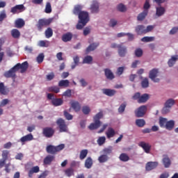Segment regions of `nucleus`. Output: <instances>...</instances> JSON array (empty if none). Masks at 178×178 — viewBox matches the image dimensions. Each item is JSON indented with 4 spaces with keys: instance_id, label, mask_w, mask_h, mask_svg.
I'll return each instance as SVG.
<instances>
[{
    "instance_id": "31",
    "label": "nucleus",
    "mask_w": 178,
    "mask_h": 178,
    "mask_svg": "<svg viewBox=\"0 0 178 178\" xmlns=\"http://www.w3.org/2000/svg\"><path fill=\"white\" fill-rule=\"evenodd\" d=\"M119 159L121 162H129L130 161V156L126 153H122L119 156Z\"/></svg>"
},
{
    "instance_id": "20",
    "label": "nucleus",
    "mask_w": 178,
    "mask_h": 178,
    "mask_svg": "<svg viewBox=\"0 0 178 178\" xmlns=\"http://www.w3.org/2000/svg\"><path fill=\"white\" fill-rule=\"evenodd\" d=\"M102 122L98 121H94L93 123H91L88 126L89 130H97V129H99L101 127Z\"/></svg>"
},
{
    "instance_id": "17",
    "label": "nucleus",
    "mask_w": 178,
    "mask_h": 178,
    "mask_svg": "<svg viewBox=\"0 0 178 178\" xmlns=\"http://www.w3.org/2000/svg\"><path fill=\"white\" fill-rule=\"evenodd\" d=\"M102 91L103 94L107 95V97H113L116 95V90L113 89L104 88Z\"/></svg>"
},
{
    "instance_id": "2",
    "label": "nucleus",
    "mask_w": 178,
    "mask_h": 178,
    "mask_svg": "<svg viewBox=\"0 0 178 178\" xmlns=\"http://www.w3.org/2000/svg\"><path fill=\"white\" fill-rule=\"evenodd\" d=\"M79 21L78 24L76 26V29L77 30H83V28L86 24L90 22V17L88 15V13L87 11H83L79 13V16H78Z\"/></svg>"
},
{
    "instance_id": "14",
    "label": "nucleus",
    "mask_w": 178,
    "mask_h": 178,
    "mask_svg": "<svg viewBox=\"0 0 178 178\" xmlns=\"http://www.w3.org/2000/svg\"><path fill=\"white\" fill-rule=\"evenodd\" d=\"M139 147H141L146 154H149L151 151V145L149 143L142 141L139 143Z\"/></svg>"
},
{
    "instance_id": "51",
    "label": "nucleus",
    "mask_w": 178,
    "mask_h": 178,
    "mask_svg": "<svg viewBox=\"0 0 178 178\" xmlns=\"http://www.w3.org/2000/svg\"><path fill=\"white\" fill-rule=\"evenodd\" d=\"M2 159L8 161L9 158V150H3L1 154Z\"/></svg>"
},
{
    "instance_id": "28",
    "label": "nucleus",
    "mask_w": 178,
    "mask_h": 178,
    "mask_svg": "<svg viewBox=\"0 0 178 178\" xmlns=\"http://www.w3.org/2000/svg\"><path fill=\"white\" fill-rule=\"evenodd\" d=\"M178 56H172L171 58L168 61V65L169 67H172L175 65L176 62H177Z\"/></svg>"
},
{
    "instance_id": "7",
    "label": "nucleus",
    "mask_w": 178,
    "mask_h": 178,
    "mask_svg": "<svg viewBox=\"0 0 178 178\" xmlns=\"http://www.w3.org/2000/svg\"><path fill=\"white\" fill-rule=\"evenodd\" d=\"M42 134L47 138H51L55 134V130L52 127H47L43 128Z\"/></svg>"
},
{
    "instance_id": "35",
    "label": "nucleus",
    "mask_w": 178,
    "mask_h": 178,
    "mask_svg": "<svg viewBox=\"0 0 178 178\" xmlns=\"http://www.w3.org/2000/svg\"><path fill=\"white\" fill-rule=\"evenodd\" d=\"M92 166V159L91 157H88L85 161V167L87 169H91Z\"/></svg>"
},
{
    "instance_id": "11",
    "label": "nucleus",
    "mask_w": 178,
    "mask_h": 178,
    "mask_svg": "<svg viewBox=\"0 0 178 178\" xmlns=\"http://www.w3.org/2000/svg\"><path fill=\"white\" fill-rule=\"evenodd\" d=\"M91 13H98L99 12V3L97 1H93L90 5Z\"/></svg>"
},
{
    "instance_id": "63",
    "label": "nucleus",
    "mask_w": 178,
    "mask_h": 178,
    "mask_svg": "<svg viewBox=\"0 0 178 178\" xmlns=\"http://www.w3.org/2000/svg\"><path fill=\"white\" fill-rule=\"evenodd\" d=\"M177 31H178V26H175L170 31V35H173L176 34V33H177Z\"/></svg>"
},
{
    "instance_id": "61",
    "label": "nucleus",
    "mask_w": 178,
    "mask_h": 178,
    "mask_svg": "<svg viewBox=\"0 0 178 178\" xmlns=\"http://www.w3.org/2000/svg\"><path fill=\"white\" fill-rule=\"evenodd\" d=\"M135 55L138 58H140V57L143 56V49H136V51H135Z\"/></svg>"
},
{
    "instance_id": "27",
    "label": "nucleus",
    "mask_w": 178,
    "mask_h": 178,
    "mask_svg": "<svg viewBox=\"0 0 178 178\" xmlns=\"http://www.w3.org/2000/svg\"><path fill=\"white\" fill-rule=\"evenodd\" d=\"M24 24H26L24 20L22 18H19L15 21V27L17 29H22V27H24Z\"/></svg>"
},
{
    "instance_id": "36",
    "label": "nucleus",
    "mask_w": 178,
    "mask_h": 178,
    "mask_svg": "<svg viewBox=\"0 0 178 178\" xmlns=\"http://www.w3.org/2000/svg\"><path fill=\"white\" fill-rule=\"evenodd\" d=\"M165 11L166 10H165V8H163V7H157L156 15L157 16H159V17L161 16H163V15H165Z\"/></svg>"
},
{
    "instance_id": "18",
    "label": "nucleus",
    "mask_w": 178,
    "mask_h": 178,
    "mask_svg": "<svg viewBox=\"0 0 178 178\" xmlns=\"http://www.w3.org/2000/svg\"><path fill=\"white\" fill-rule=\"evenodd\" d=\"M55 161V156L47 155L43 161L44 165H51Z\"/></svg>"
},
{
    "instance_id": "23",
    "label": "nucleus",
    "mask_w": 178,
    "mask_h": 178,
    "mask_svg": "<svg viewBox=\"0 0 178 178\" xmlns=\"http://www.w3.org/2000/svg\"><path fill=\"white\" fill-rule=\"evenodd\" d=\"M99 46V43L98 42L90 44L86 49L87 54H88V52L95 51V49H97V47H98Z\"/></svg>"
},
{
    "instance_id": "46",
    "label": "nucleus",
    "mask_w": 178,
    "mask_h": 178,
    "mask_svg": "<svg viewBox=\"0 0 178 178\" xmlns=\"http://www.w3.org/2000/svg\"><path fill=\"white\" fill-rule=\"evenodd\" d=\"M83 63H87L88 65H91V63H92V56H86L83 58Z\"/></svg>"
},
{
    "instance_id": "10",
    "label": "nucleus",
    "mask_w": 178,
    "mask_h": 178,
    "mask_svg": "<svg viewBox=\"0 0 178 178\" xmlns=\"http://www.w3.org/2000/svg\"><path fill=\"white\" fill-rule=\"evenodd\" d=\"M158 165L159 163L157 161H149L146 163L145 170H147V172L154 170V169L158 167Z\"/></svg>"
},
{
    "instance_id": "6",
    "label": "nucleus",
    "mask_w": 178,
    "mask_h": 178,
    "mask_svg": "<svg viewBox=\"0 0 178 178\" xmlns=\"http://www.w3.org/2000/svg\"><path fill=\"white\" fill-rule=\"evenodd\" d=\"M56 124L59 127L60 133H67V131H68L67 125L66 124L65 120H63L62 118H59L56 121Z\"/></svg>"
},
{
    "instance_id": "25",
    "label": "nucleus",
    "mask_w": 178,
    "mask_h": 178,
    "mask_svg": "<svg viewBox=\"0 0 178 178\" xmlns=\"http://www.w3.org/2000/svg\"><path fill=\"white\" fill-rule=\"evenodd\" d=\"M71 106L75 112H80V109H81V105H80L79 102H72L71 103Z\"/></svg>"
},
{
    "instance_id": "3",
    "label": "nucleus",
    "mask_w": 178,
    "mask_h": 178,
    "mask_svg": "<svg viewBox=\"0 0 178 178\" xmlns=\"http://www.w3.org/2000/svg\"><path fill=\"white\" fill-rule=\"evenodd\" d=\"M54 20L53 18H42L40 19L38 21V23L35 25V27L37 28V30L38 31H42L44 27H48L49 24L52 23V21Z\"/></svg>"
},
{
    "instance_id": "32",
    "label": "nucleus",
    "mask_w": 178,
    "mask_h": 178,
    "mask_svg": "<svg viewBox=\"0 0 178 178\" xmlns=\"http://www.w3.org/2000/svg\"><path fill=\"white\" fill-rule=\"evenodd\" d=\"M175 127V121H173L172 120H170V121H167V123L165 124V127L164 129H166V130H173Z\"/></svg>"
},
{
    "instance_id": "59",
    "label": "nucleus",
    "mask_w": 178,
    "mask_h": 178,
    "mask_svg": "<svg viewBox=\"0 0 178 178\" xmlns=\"http://www.w3.org/2000/svg\"><path fill=\"white\" fill-rule=\"evenodd\" d=\"M82 112L84 115H88L91 112V109H90V107L85 106L82 108Z\"/></svg>"
},
{
    "instance_id": "60",
    "label": "nucleus",
    "mask_w": 178,
    "mask_h": 178,
    "mask_svg": "<svg viewBox=\"0 0 178 178\" xmlns=\"http://www.w3.org/2000/svg\"><path fill=\"white\" fill-rule=\"evenodd\" d=\"M46 79L48 81H51V80H54V79H55V74L54 72H51L50 74L46 76Z\"/></svg>"
},
{
    "instance_id": "44",
    "label": "nucleus",
    "mask_w": 178,
    "mask_h": 178,
    "mask_svg": "<svg viewBox=\"0 0 178 178\" xmlns=\"http://www.w3.org/2000/svg\"><path fill=\"white\" fill-rule=\"evenodd\" d=\"M48 91L49 92H55L56 94H58V92H60V89L58 86H51L48 88Z\"/></svg>"
},
{
    "instance_id": "45",
    "label": "nucleus",
    "mask_w": 178,
    "mask_h": 178,
    "mask_svg": "<svg viewBox=\"0 0 178 178\" xmlns=\"http://www.w3.org/2000/svg\"><path fill=\"white\" fill-rule=\"evenodd\" d=\"M141 86L143 88H148L149 87V81H148V78H145L141 82Z\"/></svg>"
},
{
    "instance_id": "49",
    "label": "nucleus",
    "mask_w": 178,
    "mask_h": 178,
    "mask_svg": "<svg viewBox=\"0 0 178 178\" xmlns=\"http://www.w3.org/2000/svg\"><path fill=\"white\" fill-rule=\"evenodd\" d=\"M65 174L68 177H70V176H73L74 174V170L72 168H67L65 170Z\"/></svg>"
},
{
    "instance_id": "13",
    "label": "nucleus",
    "mask_w": 178,
    "mask_h": 178,
    "mask_svg": "<svg viewBox=\"0 0 178 178\" xmlns=\"http://www.w3.org/2000/svg\"><path fill=\"white\" fill-rule=\"evenodd\" d=\"M34 140V136H33L32 134H29L24 136H22L20 139L19 141L22 143V145H24L26 143L29 141H33Z\"/></svg>"
},
{
    "instance_id": "21",
    "label": "nucleus",
    "mask_w": 178,
    "mask_h": 178,
    "mask_svg": "<svg viewBox=\"0 0 178 178\" xmlns=\"http://www.w3.org/2000/svg\"><path fill=\"white\" fill-rule=\"evenodd\" d=\"M135 31L138 35H142V34H145V26L143 25H138Z\"/></svg>"
},
{
    "instance_id": "34",
    "label": "nucleus",
    "mask_w": 178,
    "mask_h": 178,
    "mask_svg": "<svg viewBox=\"0 0 178 178\" xmlns=\"http://www.w3.org/2000/svg\"><path fill=\"white\" fill-rule=\"evenodd\" d=\"M109 157L106 154H102L98 158V161L99 163H105V162H108Z\"/></svg>"
},
{
    "instance_id": "8",
    "label": "nucleus",
    "mask_w": 178,
    "mask_h": 178,
    "mask_svg": "<svg viewBox=\"0 0 178 178\" xmlns=\"http://www.w3.org/2000/svg\"><path fill=\"white\" fill-rule=\"evenodd\" d=\"M118 55L120 56V58H124L126 55H127V47L123 44V43H121L118 44Z\"/></svg>"
},
{
    "instance_id": "26",
    "label": "nucleus",
    "mask_w": 178,
    "mask_h": 178,
    "mask_svg": "<svg viewBox=\"0 0 178 178\" xmlns=\"http://www.w3.org/2000/svg\"><path fill=\"white\" fill-rule=\"evenodd\" d=\"M116 134V132L115 131V129L112 127H108L107 131L106 132V136L107 138H112V137H115V135Z\"/></svg>"
},
{
    "instance_id": "48",
    "label": "nucleus",
    "mask_w": 178,
    "mask_h": 178,
    "mask_svg": "<svg viewBox=\"0 0 178 178\" xmlns=\"http://www.w3.org/2000/svg\"><path fill=\"white\" fill-rule=\"evenodd\" d=\"M163 163L165 168H169L170 166V159L168 157H164L163 159Z\"/></svg>"
},
{
    "instance_id": "37",
    "label": "nucleus",
    "mask_w": 178,
    "mask_h": 178,
    "mask_svg": "<svg viewBox=\"0 0 178 178\" xmlns=\"http://www.w3.org/2000/svg\"><path fill=\"white\" fill-rule=\"evenodd\" d=\"M44 35L46 38H51L52 35H54V31H52L51 28H47V30L44 31Z\"/></svg>"
},
{
    "instance_id": "15",
    "label": "nucleus",
    "mask_w": 178,
    "mask_h": 178,
    "mask_svg": "<svg viewBox=\"0 0 178 178\" xmlns=\"http://www.w3.org/2000/svg\"><path fill=\"white\" fill-rule=\"evenodd\" d=\"M104 76L107 79V80H113L115 79V74L112 72V70L109 68H106L104 70Z\"/></svg>"
},
{
    "instance_id": "64",
    "label": "nucleus",
    "mask_w": 178,
    "mask_h": 178,
    "mask_svg": "<svg viewBox=\"0 0 178 178\" xmlns=\"http://www.w3.org/2000/svg\"><path fill=\"white\" fill-rule=\"evenodd\" d=\"M5 85L3 83H0V94L5 95Z\"/></svg>"
},
{
    "instance_id": "24",
    "label": "nucleus",
    "mask_w": 178,
    "mask_h": 178,
    "mask_svg": "<svg viewBox=\"0 0 178 178\" xmlns=\"http://www.w3.org/2000/svg\"><path fill=\"white\" fill-rule=\"evenodd\" d=\"M148 99H149V95H148L147 93H145L140 97L138 102V104H144L147 102Z\"/></svg>"
},
{
    "instance_id": "43",
    "label": "nucleus",
    "mask_w": 178,
    "mask_h": 178,
    "mask_svg": "<svg viewBox=\"0 0 178 178\" xmlns=\"http://www.w3.org/2000/svg\"><path fill=\"white\" fill-rule=\"evenodd\" d=\"M136 124L138 127H144L145 126V120L144 119H138L136 120Z\"/></svg>"
},
{
    "instance_id": "19",
    "label": "nucleus",
    "mask_w": 178,
    "mask_h": 178,
    "mask_svg": "<svg viewBox=\"0 0 178 178\" xmlns=\"http://www.w3.org/2000/svg\"><path fill=\"white\" fill-rule=\"evenodd\" d=\"M83 13V6L80 4H77L74 6L73 9L74 15H76V16H79L80 13Z\"/></svg>"
},
{
    "instance_id": "39",
    "label": "nucleus",
    "mask_w": 178,
    "mask_h": 178,
    "mask_svg": "<svg viewBox=\"0 0 178 178\" xmlns=\"http://www.w3.org/2000/svg\"><path fill=\"white\" fill-rule=\"evenodd\" d=\"M102 118H104V113L102 111H100L93 117V120L96 122H101L99 120L102 119Z\"/></svg>"
},
{
    "instance_id": "56",
    "label": "nucleus",
    "mask_w": 178,
    "mask_h": 178,
    "mask_svg": "<svg viewBox=\"0 0 178 178\" xmlns=\"http://www.w3.org/2000/svg\"><path fill=\"white\" fill-rule=\"evenodd\" d=\"M113 150V149L112 148V147H107V148H104L103 149V152H104V154L106 155H109V154H112Z\"/></svg>"
},
{
    "instance_id": "16",
    "label": "nucleus",
    "mask_w": 178,
    "mask_h": 178,
    "mask_svg": "<svg viewBox=\"0 0 178 178\" xmlns=\"http://www.w3.org/2000/svg\"><path fill=\"white\" fill-rule=\"evenodd\" d=\"M72 38H73V33L70 32L64 33L61 37V40L63 42H69L72 41Z\"/></svg>"
},
{
    "instance_id": "30",
    "label": "nucleus",
    "mask_w": 178,
    "mask_h": 178,
    "mask_svg": "<svg viewBox=\"0 0 178 178\" xmlns=\"http://www.w3.org/2000/svg\"><path fill=\"white\" fill-rule=\"evenodd\" d=\"M148 15V10H144L143 13H140L137 17V20L138 22H143L145 17H147V15Z\"/></svg>"
},
{
    "instance_id": "29",
    "label": "nucleus",
    "mask_w": 178,
    "mask_h": 178,
    "mask_svg": "<svg viewBox=\"0 0 178 178\" xmlns=\"http://www.w3.org/2000/svg\"><path fill=\"white\" fill-rule=\"evenodd\" d=\"M51 103L54 106H60L63 104V100L60 98H54L51 100Z\"/></svg>"
},
{
    "instance_id": "52",
    "label": "nucleus",
    "mask_w": 178,
    "mask_h": 178,
    "mask_svg": "<svg viewBox=\"0 0 178 178\" xmlns=\"http://www.w3.org/2000/svg\"><path fill=\"white\" fill-rule=\"evenodd\" d=\"M44 12L45 13H51L52 12V7L51 6V3L47 2L46 3Z\"/></svg>"
},
{
    "instance_id": "22",
    "label": "nucleus",
    "mask_w": 178,
    "mask_h": 178,
    "mask_svg": "<svg viewBox=\"0 0 178 178\" xmlns=\"http://www.w3.org/2000/svg\"><path fill=\"white\" fill-rule=\"evenodd\" d=\"M38 172H40V167L38 165L34 166L29 171L28 176L29 177L31 178L33 177V175H34V173H38Z\"/></svg>"
},
{
    "instance_id": "58",
    "label": "nucleus",
    "mask_w": 178,
    "mask_h": 178,
    "mask_svg": "<svg viewBox=\"0 0 178 178\" xmlns=\"http://www.w3.org/2000/svg\"><path fill=\"white\" fill-rule=\"evenodd\" d=\"M64 116L67 120H72L73 119V115L69 113L67 111H64Z\"/></svg>"
},
{
    "instance_id": "38",
    "label": "nucleus",
    "mask_w": 178,
    "mask_h": 178,
    "mask_svg": "<svg viewBox=\"0 0 178 178\" xmlns=\"http://www.w3.org/2000/svg\"><path fill=\"white\" fill-rule=\"evenodd\" d=\"M11 35L13 38H19L20 31L18 29H14L11 31Z\"/></svg>"
},
{
    "instance_id": "55",
    "label": "nucleus",
    "mask_w": 178,
    "mask_h": 178,
    "mask_svg": "<svg viewBox=\"0 0 178 178\" xmlns=\"http://www.w3.org/2000/svg\"><path fill=\"white\" fill-rule=\"evenodd\" d=\"M44 54H39L36 58L38 63H42V62H44Z\"/></svg>"
},
{
    "instance_id": "5",
    "label": "nucleus",
    "mask_w": 178,
    "mask_h": 178,
    "mask_svg": "<svg viewBox=\"0 0 178 178\" xmlns=\"http://www.w3.org/2000/svg\"><path fill=\"white\" fill-rule=\"evenodd\" d=\"M158 74H159V70L156 68H154L149 71V77L154 83H159L161 79L158 77Z\"/></svg>"
},
{
    "instance_id": "33",
    "label": "nucleus",
    "mask_w": 178,
    "mask_h": 178,
    "mask_svg": "<svg viewBox=\"0 0 178 178\" xmlns=\"http://www.w3.org/2000/svg\"><path fill=\"white\" fill-rule=\"evenodd\" d=\"M166 123H168V118H165L163 117L159 118V124L160 127H161L162 129H165Z\"/></svg>"
},
{
    "instance_id": "54",
    "label": "nucleus",
    "mask_w": 178,
    "mask_h": 178,
    "mask_svg": "<svg viewBox=\"0 0 178 178\" xmlns=\"http://www.w3.org/2000/svg\"><path fill=\"white\" fill-rule=\"evenodd\" d=\"M127 105V104H126V102H124L120 106V107L118 108L119 113H123V112H124Z\"/></svg>"
},
{
    "instance_id": "62",
    "label": "nucleus",
    "mask_w": 178,
    "mask_h": 178,
    "mask_svg": "<svg viewBox=\"0 0 178 178\" xmlns=\"http://www.w3.org/2000/svg\"><path fill=\"white\" fill-rule=\"evenodd\" d=\"M169 112H170V107H167L166 106H164L162 109V113L163 115H166V113H169Z\"/></svg>"
},
{
    "instance_id": "42",
    "label": "nucleus",
    "mask_w": 178,
    "mask_h": 178,
    "mask_svg": "<svg viewBox=\"0 0 178 178\" xmlns=\"http://www.w3.org/2000/svg\"><path fill=\"white\" fill-rule=\"evenodd\" d=\"M175 99H168L165 103V106H167L168 108H172V106H173V105H175Z\"/></svg>"
},
{
    "instance_id": "41",
    "label": "nucleus",
    "mask_w": 178,
    "mask_h": 178,
    "mask_svg": "<svg viewBox=\"0 0 178 178\" xmlns=\"http://www.w3.org/2000/svg\"><path fill=\"white\" fill-rule=\"evenodd\" d=\"M87 155H88V149H83L80 152L79 158L81 161H83V159H86L87 157Z\"/></svg>"
},
{
    "instance_id": "40",
    "label": "nucleus",
    "mask_w": 178,
    "mask_h": 178,
    "mask_svg": "<svg viewBox=\"0 0 178 178\" xmlns=\"http://www.w3.org/2000/svg\"><path fill=\"white\" fill-rule=\"evenodd\" d=\"M70 82L69 80H61L58 82V87H69Z\"/></svg>"
},
{
    "instance_id": "1",
    "label": "nucleus",
    "mask_w": 178,
    "mask_h": 178,
    "mask_svg": "<svg viewBox=\"0 0 178 178\" xmlns=\"http://www.w3.org/2000/svg\"><path fill=\"white\" fill-rule=\"evenodd\" d=\"M19 69L21 70V73H24L27 70V69H29V63L27 61H25L22 64H20L19 63H17L10 70L5 72L3 76L6 79H12L15 81V80H16V72H17V70H19Z\"/></svg>"
},
{
    "instance_id": "4",
    "label": "nucleus",
    "mask_w": 178,
    "mask_h": 178,
    "mask_svg": "<svg viewBox=\"0 0 178 178\" xmlns=\"http://www.w3.org/2000/svg\"><path fill=\"white\" fill-rule=\"evenodd\" d=\"M65 148V144H60L57 146H54L49 145L46 147V151L47 154H51V155H55L57 152H60L62 149Z\"/></svg>"
},
{
    "instance_id": "57",
    "label": "nucleus",
    "mask_w": 178,
    "mask_h": 178,
    "mask_svg": "<svg viewBox=\"0 0 178 178\" xmlns=\"http://www.w3.org/2000/svg\"><path fill=\"white\" fill-rule=\"evenodd\" d=\"M117 9L119 12H126V6L123 5V3H120L118 6Z\"/></svg>"
},
{
    "instance_id": "53",
    "label": "nucleus",
    "mask_w": 178,
    "mask_h": 178,
    "mask_svg": "<svg viewBox=\"0 0 178 178\" xmlns=\"http://www.w3.org/2000/svg\"><path fill=\"white\" fill-rule=\"evenodd\" d=\"M105 141H106V138H105V136H100L97 140V144H99V145H104Z\"/></svg>"
},
{
    "instance_id": "12",
    "label": "nucleus",
    "mask_w": 178,
    "mask_h": 178,
    "mask_svg": "<svg viewBox=\"0 0 178 178\" xmlns=\"http://www.w3.org/2000/svg\"><path fill=\"white\" fill-rule=\"evenodd\" d=\"M24 10V6L23 4L16 5L15 6L11 8V13L16 15V13H20Z\"/></svg>"
},
{
    "instance_id": "9",
    "label": "nucleus",
    "mask_w": 178,
    "mask_h": 178,
    "mask_svg": "<svg viewBox=\"0 0 178 178\" xmlns=\"http://www.w3.org/2000/svg\"><path fill=\"white\" fill-rule=\"evenodd\" d=\"M145 112H147V106H141L135 111L136 117L143 118L145 115Z\"/></svg>"
},
{
    "instance_id": "50",
    "label": "nucleus",
    "mask_w": 178,
    "mask_h": 178,
    "mask_svg": "<svg viewBox=\"0 0 178 178\" xmlns=\"http://www.w3.org/2000/svg\"><path fill=\"white\" fill-rule=\"evenodd\" d=\"M154 40H155V37L145 36L141 39V41L143 42H152V41H154Z\"/></svg>"
},
{
    "instance_id": "47",
    "label": "nucleus",
    "mask_w": 178,
    "mask_h": 178,
    "mask_svg": "<svg viewBox=\"0 0 178 178\" xmlns=\"http://www.w3.org/2000/svg\"><path fill=\"white\" fill-rule=\"evenodd\" d=\"M39 47L48 48L49 47V41L47 40H40L38 43Z\"/></svg>"
}]
</instances>
